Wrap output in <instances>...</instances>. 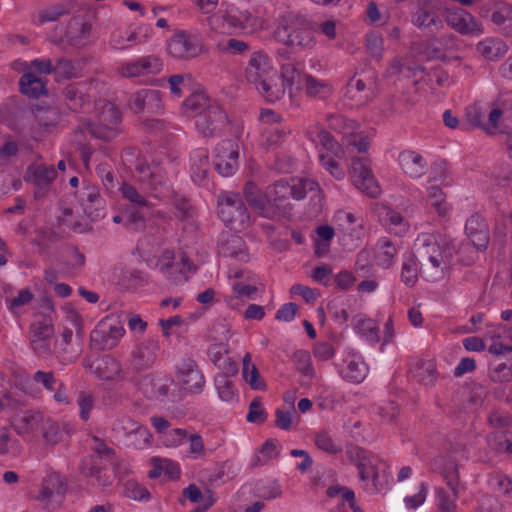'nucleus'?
I'll return each mask as SVG.
<instances>
[{
	"mask_svg": "<svg viewBox=\"0 0 512 512\" xmlns=\"http://www.w3.org/2000/svg\"><path fill=\"white\" fill-rule=\"evenodd\" d=\"M319 184L310 178H291L280 180L273 185L260 189L247 182L243 192L249 206L261 217L276 219L286 215L291 209L289 199L302 200L308 192L318 191Z\"/></svg>",
	"mask_w": 512,
	"mask_h": 512,
	"instance_id": "obj_1",
	"label": "nucleus"
},
{
	"mask_svg": "<svg viewBox=\"0 0 512 512\" xmlns=\"http://www.w3.org/2000/svg\"><path fill=\"white\" fill-rule=\"evenodd\" d=\"M415 247L423 258L422 277L428 282H437L450 271L458 243L447 235L421 233L415 240Z\"/></svg>",
	"mask_w": 512,
	"mask_h": 512,
	"instance_id": "obj_2",
	"label": "nucleus"
},
{
	"mask_svg": "<svg viewBox=\"0 0 512 512\" xmlns=\"http://www.w3.org/2000/svg\"><path fill=\"white\" fill-rule=\"evenodd\" d=\"M137 180L147 186L153 198L167 203L172 202L175 216L181 222L193 221L194 209L182 196H178L171 184L167 169L157 163L151 165L138 160L135 168Z\"/></svg>",
	"mask_w": 512,
	"mask_h": 512,
	"instance_id": "obj_3",
	"label": "nucleus"
},
{
	"mask_svg": "<svg viewBox=\"0 0 512 512\" xmlns=\"http://www.w3.org/2000/svg\"><path fill=\"white\" fill-rule=\"evenodd\" d=\"M207 21L212 31L224 35H253L265 28L262 17L225 3Z\"/></svg>",
	"mask_w": 512,
	"mask_h": 512,
	"instance_id": "obj_4",
	"label": "nucleus"
},
{
	"mask_svg": "<svg viewBox=\"0 0 512 512\" xmlns=\"http://www.w3.org/2000/svg\"><path fill=\"white\" fill-rule=\"evenodd\" d=\"M346 453L358 470L364 490L370 494L380 492L388 482L386 463L378 456L358 446L347 448Z\"/></svg>",
	"mask_w": 512,
	"mask_h": 512,
	"instance_id": "obj_5",
	"label": "nucleus"
},
{
	"mask_svg": "<svg viewBox=\"0 0 512 512\" xmlns=\"http://www.w3.org/2000/svg\"><path fill=\"white\" fill-rule=\"evenodd\" d=\"M306 135L317 147H319V162L336 180L345 177V170L339 164L343 151L333 136L322 129L318 123L311 124L306 130Z\"/></svg>",
	"mask_w": 512,
	"mask_h": 512,
	"instance_id": "obj_6",
	"label": "nucleus"
},
{
	"mask_svg": "<svg viewBox=\"0 0 512 512\" xmlns=\"http://www.w3.org/2000/svg\"><path fill=\"white\" fill-rule=\"evenodd\" d=\"M155 268L168 280L181 284L188 280L196 267L183 250L165 249L160 254Z\"/></svg>",
	"mask_w": 512,
	"mask_h": 512,
	"instance_id": "obj_7",
	"label": "nucleus"
},
{
	"mask_svg": "<svg viewBox=\"0 0 512 512\" xmlns=\"http://www.w3.org/2000/svg\"><path fill=\"white\" fill-rule=\"evenodd\" d=\"M218 215L231 230L242 231L250 225V214L238 193L222 192L218 196Z\"/></svg>",
	"mask_w": 512,
	"mask_h": 512,
	"instance_id": "obj_8",
	"label": "nucleus"
},
{
	"mask_svg": "<svg viewBox=\"0 0 512 512\" xmlns=\"http://www.w3.org/2000/svg\"><path fill=\"white\" fill-rule=\"evenodd\" d=\"M163 61L156 55H146L123 61L117 67V73L126 79L147 83L149 79L160 74Z\"/></svg>",
	"mask_w": 512,
	"mask_h": 512,
	"instance_id": "obj_9",
	"label": "nucleus"
},
{
	"mask_svg": "<svg viewBox=\"0 0 512 512\" xmlns=\"http://www.w3.org/2000/svg\"><path fill=\"white\" fill-rule=\"evenodd\" d=\"M121 112L111 102L104 103L96 122L83 124V131L89 132L93 137L109 141L115 138L120 131Z\"/></svg>",
	"mask_w": 512,
	"mask_h": 512,
	"instance_id": "obj_10",
	"label": "nucleus"
},
{
	"mask_svg": "<svg viewBox=\"0 0 512 512\" xmlns=\"http://www.w3.org/2000/svg\"><path fill=\"white\" fill-rule=\"evenodd\" d=\"M203 39L200 33L186 30L176 31L167 43V51L176 59H192L201 54Z\"/></svg>",
	"mask_w": 512,
	"mask_h": 512,
	"instance_id": "obj_11",
	"label": "nucleus"
},
{
	"mask_svg": "<svg viewBox=\"0 0 512 512\" xmlns=\"http://www.w3.org/2000/svg\"><path fill=\"white\" fill-rule=\"evenodd\" d=\"M120 191L122 197L133 206L127 210L128 222L134 229H142L151 213V203L144 194L130 183H123Z\"/></svg>",
	"mask_w": 512,
	"mask_h": 512,
	"instance_id": "obj_12",
	"label": "nucleus"
},
{
	"mask_svg": "<svg viewBox=\"0 0 512 512\" xmlns=\"http://www.w3.org/2000/svg\"><path fill=\"white\" fill-rule=\"evenodd\" d=\"M333 221L344 245L348 248L357 247L365 234L362 217L346 210H338L334 214Z\"/></svg>",
	"mask_w": 512,
	"mask_h": 512,
	"instance_id": "obj_13",
	"label": "nucleus"
},
{
	"mask_svg": "<svg viewBox=\"0 0 512 512\" xmlns=\"http://www.w3.org/2000/svg\"><path fill=\"white\" fill-rule=\"evenodd\" d=\"M375 88L376 73L371 70L364 74H355L347 84L345 95L353 101L352 105L363 106L374 98Z\"/></svg>",
	"mask_w": 512,
	"mask_h": 512,
	"instance_id": "obj_14",
	"label": "nucleus"
},
{
	"mask_svg": "<svg viewBox=\"0 0 512 512\" xmlns=\"http://www.w3.org/2000/svg\"><path fill=\"white\" fill-rule=\"evenodd\" d=\"M239 146L236 140L220 141L213 150V165L223 177H229L238 170Z\"/></svg>",
	"mask_w": 512,
	"mask_h": 512,
	"instance_id": "obj_15",
	"label": "nucleus"
},
{
	"mask_svg": "<svg viewBox=\"0 0 512 512\" xmlns=\"http://www.w3.org/2000/svg\"><path fill=\"white\" fill-rule=\"evenodd\" d=\"M440 0L418 1L415 12L412 13L413 25L423 31H437L443 27Z\"/></svg>",
	"mask_w": 512,
	"mask_h": 512,
	"instance_id": "obj_16",
	"label": "nucleus"
},
{
	"mask_svg": "<svg viewBox=\"0 0 512 512\" xmlns=\"http://www.w3.org/2000/svg\"><path fill=\"white\" fill-rule=\"evenodd\" d=\"M276 71L269 55L263 50H257L250 55L244 77L247 83L255 87L269 76H276Z\"/></svg>",
	"mask_w": 512,
	"mask_h": 512,
	"instance_id": "obj_17",
	"label": "nucleus"
},
{
	"mask_svg": "<svg viewBox=\"0 0 512 512\" xmlns=\"http://www.w3.org/2000/svg\"><path fill=\"white\" fill-rule=\"evenodd\" d=\"M276 36L285 45L302 50L312 49L316 44L313 32L303 23L283 26L277 31Z\"/></svg>",
	"mask_w": 512,
	"mask_h": 512,
	"instance_id": "obj_18",
	"label": "nucleus"
},
{
	"mask_svg": "<svg viewBox=\"0 0 512 512\" xmlns=\"http://www.w3.org/2000/svg\"><path fill=\"white\" fill-rule=\"evenodd\" d=\"M445 19L447 24L461 35L478 36L484 31L482 23L462 8H447Z\"/></svg>",
	"mask_w": 512,
	"mask_h": 512,
	"instance_id": "obj_19",
	"label": "nucleus"
},
{
	"mask_svg": "<svg viewBox=\"0 0 512 512\" xmlns=\"http://www.w3.org/2000/svg\"><path fill=\"white\" fill-rule=\"evenodd\" d=\"M351 178L354 186L369 197L376 198L381 189L371 168L360 158H354L351 162Z\"/></svg>",
	"mask_w": 512,
	"mask_h": 512,
	"instance_id": "obj_20",
	"label": "nucleus"
},
{
	"mask_svg": "<svg viewBox=\"0 0 512 512\" xmlns=\"http://www.w3.org/2000/svg\"><path fill=\"white\" fill-rule=\"evenodd\" d=\"M228 124L226 112L218 105H212L206 114L195 120L197 131L204 137H213L221 133Z\"/></svg>",
	"mask_w": 512,
	"mask_h": 512,
	"instance_id": "obj_21",
	"label": "nucleus"
},
{
	"mask_svg": "<svg viewBox=\"0 0 512 512\" xmlns=\"http://www.w3.org/2000/svg\"><path fill=\"white\" fill-rule=\"evenodd\" d=\"M10 423L18 435L36 437L45 423V416L38 410L20 411L11 417Z\"/></svg>",
	"mask_w": 512,
	"mask_h": 512,
	"instance_id": "obj_22",
	"label": "nucleus"
},
{
	"mask_svg": "<svg viewBox=\"0 0 512 512\" xmlns=\"http://www.w3.org/2000/svg\"><path fill=\"white\" fill-rule=\"evenodd\" d=\"M54 336V327L47 321H35L29 330L30 346L39 357H46L51 353Z\"/></svg>",
	"mask_w": 512,
	"mask_h": 512,
	"instance_id": "obj_23",
	"label": "nucleus"
},
{
	"mask_svg": "<svg viewBox=\"0 0 512 512\" xmlns=\"http://www.w3.org/2000/svg\"><path fill=\"white\" fill-rule=\"evenodd\" d=\"M125 334L123 325L114 318L106 317L91 334L92 341L100 342L102 349L113 348Z\"/></svg>",
	"mask_w": 512,
	"mask_h": 512,
	"instance_id": "obj_24",
	"label": "nucleus"
},
{
	"mask_svg": "<svg viewBox=\"0 0 512 512\" xmlns=\"http://www.w3.org/2000/svg\"><path fill=\"white\" fill-rule=\"evenodd\" d=\"M177 380L188 393H200L205 385V378L198 370L194 360L187 358L177 366Z\"/></svg>",
	"mask_w": 512,
	"mask_h": 512,
	"instance_id": "obj_25",
	"label": "nucleus"
},
{
	"mask_svg": "<svg viewBox=\"0 0 512 512\" xmlns=\"http://www.w3.org/2000/svg\"><path fill=\"white\" fill-rule=\"evenodd\" d=\"M340 374L347 381L361 383L368 374V366L361 354L351 348H347L344 351Z\"/></svg>",
	"mask_w": 512,
	"mask_h": 512,
	"instance_id": "obj_26",
	"label": "nucleus"
},
{
	"mask_svg": "<svg viewBox=\"0 0 512 512\" xmlns=\"http://www.w3.org/2000/svg\"><path fill=\"white\" fill-rule=\"evenodd\" d=\"M32 379L46 391L53 393L52 398L57 404L66 406L71 403L65 383L57 379L52 371L38 370L34 373Z\"/></svg>",
	"mask_w": 512,
	"mask_h": 512,
	"instance_id": "obj_27",
	"label": "nucleus"
},
{
	"mask_svg": "<svg viewBox=\"0 0 512 512\" xmlns=\"http://www.w3.org/2000/svg\"><path fill=\"white\" fill-rule=\"evenodd\" d=\"M485 338L492 341L488 347V351L491 354L504 355L512 353V325L509 328L502 324L487 325Z\"/></svg>",
	"mask_w": 512,
	"mask_h": 512,
	"instance_id": "obj_28",
	"label": "nucleus"
},
{
	"mask_svg": "<svg viewBox=\"0 0 512 512\" xmlns=\"http://www.w3.org/2000/svg\"><path fill=\"white\" fill-rule=\"evenodd\" d=\"M84 366L97 378L104 381H113L121 378V365L110 355L95 359L86 358Z\"/></svg>",
	"mask_w": 512,
	"mask_h": 512,
	"instance_id": "obj_29",
	"label": "nucleus"
},
{
	"mask_svg": "<svg viewBox=\"0 0 512 512\" xmlns=\"http://www.w3.org/2000/svg\"><path fill=\"white\" fill-rule=\"evenodd\" d=\"M219 254L240 262L249 260V252L242 237L226 232L222 233L218 242Z\"/></svg>",
	"mask_w": 512,
	"mask_h": 512,
	"instance_id": "obj_30",
	"label": "nucleus"
},
{
	"mask_svg": "<svg viewBox=\"0 0 512 512\" xmlns=\"http://www.w3.org/2000/svg\"><path fill=\"white\" fill-rule=\"evenodd\" d=\"M128 105L136 113L144 111L158 113L162 109L161 92L152 89H141L131 96Z\"/></svg>",
	"mask_w": 512,
	"mask_h": 512,
	"instance_id": "obj_31",
	"label": "nucleus"
},
{
	"mask_svg": "<svg viewBox=\"0 0 512 512\" xmlns=\"http://www.w3.org/2000/svg\"><path fill=\"white\" fill-rule=\"evenodd\" d=\"M483 16L501 28L507 35L512 36V4L506 1H497L484 9Z\"/></svg>",
	"mask_w": 512,
	"mask_h": 512,
	"instance_id": "obj_32",
	"label": "nucleus"
},
{
	"mask_svg": "<svg viewBox=\"0 0 512 512\" xmlns=\"http://www.w3.org/2000/svg\"><path fill=\"white\" fill-rule=\"evenodd\" d=\"M465 232L477 250H485L489 244V230L485 219L479 214H473L465 224Z\"/></svg>",
	"mask_w": 512,
	"mask_h": 512,
	"instance_id": "obj_33",
	"label": "nucleus"
},
{
	"mask_svg": "<svg viewBox=\"0 0 512 512\" xmlns=\"http://www.w3.org/2000/svg\"><path fill=\"white\" fill-rule=\"evenodd\" d=\"M398 163L402 171L412 179L422 177L428 168L424 157L414 150H404L398 156Z\"/></svg>",
	"mask_w": 512,
	"mask_h": 512,
	"instance_id": "obj_34",
	"label": "nucleus"
},
{
	"mask_svg": "<svg viewBox=\"0 0 512 512\" xmlns=\"http://www.w3.org/2000/svg\"><path fill=\"white\" fill-rule=\"evenodd\" d=\"M80 203L85 214L92 220L104 217V200L94 186H85L80 193Z\"/></svg>",
	"mask_w": 512,
	"mask_h": 512,
	"instance_id": "obj_35",
	"label": "nucleus"
},
{
	"mask_svg": "<svg viewBox=\"0 0 512 512\" xmlns=\"http://www.w3.org/2000/svg\"><path fill=\"white\" fill-rule=\"evenodd\" d=\"M433 469L442 474L451 492L456 497H459L462 486L459 481L458 465L456 462L451 458L439 456L433 461Z\"/></svg>",
	"mask_w": 512,
	"mask_h": 512,
	"instance_id": "obj_36",
	"label": "nucleus"
},
{
	"mask_svg": "<svg viewBox=\"0 0 512 512\" xmlns=\"http://www.w3.org/2000/svg\"><path fill=\"white\" fill-rule=\"evenodd\" d=\"M383 226L390 232L398 236L405 235L409 230L408 221L393 208L383 205L378 212Z\"/></svg>",
	"mask_w": 512,
	"mask_h": 512,
	"instance_id": "obj_37",
	"label": "nucleus"
},
{
	"mask_svg": "<svg viewBox=\"0 0 512 512\" xmlns=\"http://www.w3.org/2000/svg\"><path fill=\"white\" fill-rule=\"evenodd\" d=\"M212 105H218V103L209 98L204 91H196L185 99L182 104V111L187 116L197 120L200 115L206 114Z\"/></svg>",
	"mask_w": 512,
	"mask_h": 512,
	"instance_id": "obj_38",
	"label": "nucleus"
},
{
	"mask_svg": "<svg viewBox=\"0 0 512 512\" xmlns=\"http://www.w3.org/2000/svg\"><path fill=\"white\" fill-rule=\"evenodd\" d=\"M57 176V171L53 165L31 164L28 166L24 175L26 182L33 183L37 188H46Z\"/></svg>",
	"mask_w": 512,
	"mask_h": 512,
	"instance_id": "obj_39",
	"label": "nucleus"
},
{
	"mask_svg": "<svg viewBox=\"0 0 512 512\" xmlns=\"http://www.w3.org/2000/svg\"><path fill=\"white\" fill-rule=\"evenodd\" d=\"M354 332L367 344L374 347L380 343L381 337L377 323L364 315L354 317L352 322Z\"/></svg>",
	"mask_w": 512,
	"mask_h": 512,
	"instance_id": "obj_40",
	"label": "nucleus"
},
{
	"mask_svg": "<svg viewBox=\"0 0 512 512\" xmlns=\"http://www.w3.org/2000/svg\"><path fill=\"white\" fill-rule=\"evenodd\" d=\"M209 153L205 148L195 149L190 156V169L192 180L198 184L203 185L209 171Z\"/></svg>",
	"mask_w": 512,
	"mask_h": 512,
	"instance_id": "obj_41",
	"label": "nucleus"
},
{
	"mask_svg": "<svg viewBox=\"0 0 512 512\" xmlns=\"http://www.w3.org/2000/svg\"><path fill=\"white\" fill-rule=\"evenodd\" d=\"M397 254L398 248L389 238L381 237L378 239L375 248L374 261L379 267L383 269L391 268L395 262Z\"/></svg>",
	"mask_w": 512,
	"mask_h": 512,
	"instance_id": "obj_42",
	"label": "nucleus"
},
{
	"mask_svg": "<svg viewBox=\"0 0 512 512\" xmlns=\"http://www.w3.org/2000/svg\"><path fill=\"white\" fill-rule=\"evenodd\" d=\"M258 93L270 103H275L281 100L285 93L286 88L280 78L278 77V72L276 71V76H269L267 79L259 83L254 87Z\"/></svg>",
	"mask_w": 512,
	"mask_h": 512,
	"instance_id": "obj_43",
	"label": "nucleus"
},
{
	"mask_svg": "<svg viewBox=\"0 0 512 512\" xmlns=\"http://www.w3.org/2000/svg\"><path fill=\"white\" fill-rule=\"evenodd\" d=\"M421 274V266L415 254L408 252L404 253L401 263L400 280L401 282L409 287H414Z\"/></svg>",
	"mask_w": 512,
	"mask_h": 512,
	"instance_id": "obj_44",
	"label": "nucleus"
},
{
	"mask_svg": "<svg viewBox=\"0 0 512 512\" xmlns=\"http://www.w3.org/2000/svg\"><path fill=\"white\" fill-rule=\"evenodd\" d=\"M476 50L485 59L496 61L507 53L508 46L502 39L487 37L477 43Z\"/></svg>",
	"mask_w": 512,
	"mask_h": 512,
	"instance_id": "obj_45",
	"label": "nucleus"
},
{
	"mask_svg": "<svg viewBox=\"0 0 512 512\" xmlns=\"http://www.w3.org/2000/svg\"><path fill=\"white\" fill-rule=\"evenodd\" d=\"M296 370L303 377V384L310 385L317 378L310 353L306 350H296L292 355Z\"/></svg>",
	"mask_w": 512,
	"mask_h": 512,
	"instance_id": "obj_46",
	"label": "nucleus"
},
{
	"mask_svg": "<svg viewBox=\"0 0 512 512\" xmlns=\"http://www.w3.org/2000/svg\"><path fill=\"white\" fill-rule=\"evenodd\" d=\"M64 491L65 486L61 475L52 472L43 479L38 499L42 502H49L54 496L62 495Z\"/></svg>",
	"mask_w": 512,
	"mask_h": 512,
	"instance_id": "obj_47",
	"label": "nucleus"
},
{
	"mask_svg": "<svg viewBox=\"0 0 512 512\" xmlns=\"http://www.w3.org/2000/svg\"><path fill=\"white\" fill-rule=\"evenodd\" d=\"M214 386L221 401L234 405L239 401V393L234 382L226 374L214 378Z\"/></svg>",
	"mask_w": 512,
	"mask_h": 512,
	"instance_id": "obj_48",
	"label": "nucleus"
},
{
	"mask_svg": "<svg viewBox=\"0 0 512 512\" xmlns=\"http://www.w3.org/2000/svg\"><path fill=\"white\" fill-rule=\"evenodd\" d=\"M153 468L149 471L148 476L151 479L161 476H168L171 479L178 478L181 470L179 464L167 458L154 457L151 460Z\"/></svg>",
	"mask_w": 512,
	"mask_h": 512,
	"instance_id": "obj_49",
	"label": "nucleus"
},
{
	"mask_svg": "<svg viewBox=\"0 0 512 512\" xmlns=\"http://www.w3.org/2000/svg\"><path fill=\"white\" fill-rule=\"evenodd\" d=\"M85 88L86 85L83 83L70 84L65 88V102L71 111L76 112L88 103Z\"/></svg>",
	"mask_w": 512,
	"mask_h": 512,
	"instance_id": "obj_50",
	"label": "nucleus"
},
{
	"mask_svg": "<svg viewBox=\"0 0 512 512\" xmlns=\"http://www.w3.org/2000/svg\"><path fill=\"white\" fill-rule=\"evenodd\" d=\"M159 349V343L155 339H147L137 346L133 352V357L139 367L148 366L156 358V352Z\"/></svg>",
	"mask_w": 512,
	"mask_h": 512,
	"instance_id": "obj_51",
	"label": "nucleus"
},
{
	"mask_svg": "<svg viewBox=\"0 0 512 512\" xmlns=\"http://www.w3.org/2000/svg\"><path fill=\"white\" fill-rule=\"evenodd\" d=\"M19 85L20 91L28 97L37 98L46 93L45 83L32 72L24 73Z\"/></svg>",
	"mask_w": 512,
	"mask_h": 512,
	"instance_id": "obj_52",
	"label": "nucleus"
},
{
	"mask_svg": "<svg viewBox=\"0 0 512 512\" xmlns=\"http://www.w3.org/2000/svg\"><path fill=\"white\" fill-rule=\"evenodd\" d=\"M185 457L189 460H203L208 456L204 439L199 433H189L186 438Z\"/></svg>",
	"mask_w": 512,
	"mask_h": 512,
	"instance_id": "obj_53",
	"label": "nucleus"
},
{
	"mask_svg": "<svg viewBox=\"0 0 512 512\" xmlns=\"http://www.w3.org/2000/svg\"><path fill=\"white\" fill-rule=\"evenodd\" d=\"M327 123L329 128L342 134L344 139H347L349 136H354L356 131L360 128L359 123L343 115H330L327 118Z\"/></svg>",
	"mask_w": 512,
	"mask_h": 512,
	"instance_id": "obj_54",
	"label": "nucleus"
},
{
	"mask_svg": "<svg viewBox=\"0 0 512 512\" xmlns=\"http://www.w3.org/2000/svg\"><path fill=\"white\" fill-rule=\"evenodd\" d=\"M306 74H303L294 63L288 62L281 65L280 74L278 77L284 84L286 89L299 88Z\"/></svg>",
	"mask_w": 512,
	"mask_h": 512,
	"instance_id": "obj_55",
	"label": "nucleus"
},
{
	"mask_svg": "<svg viewBox=\"0 0 512 512\" xmlns=\"http://www.w3.org/2000/svg\"><path fill=\"white\" fill-rule=\"evenodd\" d=\"M142 40L139 39L138 33L133 30L128 29H117L112 32L110 37V45L114 49H127L132 45L141 43Z\"/></svg>",
	"mask_w": 512,
	"mask_h": 512,
	"instance_id": "obj_56",
	"label": "nucleus"
},
{
	"mask_svg": "<svg viewBox=\"0 0 512 512\" xmlns=\"http://www.w3.org/2000/svg\"><path fill=\"white\" fill-rule=\"evenodd\" d=\"M81 472L85 477L94 478L101 487L111 486L115 478L107 469L92 465L87 461L82 463Z\"/></svg>",
	"mask_w": 512,
	"mask_h": 512,
	"instance_id": "obj_57",
	"label": "nucleus"
},
{
	"mask_svg": "<svg viewBox=\"0 0 512 512\" xmlns=\"http://www.w3.org/2000/svg\"><path fill=\"white\" fill-rule=\"evenodd\" d=\"M242 376L253 390H264L266 385L261 378L258 369L251 362V356L247 353L243 358Z\"/></svg>",
	"mask_w": 512,
	"mask_h": 512,
	"instance_id": "obj_58",
	"label": "nucleus"
},
{
	"mask_svg": "<svg viewBox=\"0 0 512 512\" xmlns=\"http://www.w3.org/2000/svg\"><path fill=\"white\" fill-rule=\"evenodd\" d=\"M304 82L306 94L310 97L323 99L332 94V86L326 81L308 74L304 76Z\"/></svg>",
	"mask_w": 512,
	"mask_h": 512,
	"instance_id": "obj_59",
	"label": "nucleus"
},
{
	"mask_svg": "<svg viewBox=\"0 0 512 512\" xmlns=\"http://www.w3.org/2000/svg\"><path fill=\"white\" fill-rule=\"evenodd\" d=\"M314 443L319 450L329 455H337L343 450L340 442L326 430L316 433Z\"/></svg>",
	"mask_w": 512,
	"mask_h": 512,
	"instance_id": "obj_60",
	"label": "nucleus"
},
{
	"mask_svg": "<svg viewBox=\"0 0 512 512\" xmlns=\"http://www.w3.org/2000/svg\"><path fill=\"white\" fill-rule=\"evenodd\" d=\"M82 68L80 61L60 59L54 66V73L57 79L77 78L82 75Z\"/></svg>",
	"mask_w": 512,
	"mask_h": 512,
	"instance_id": "obj_61",
	"label": "nucleus"
},
{
	"mask_svg": "<svg viewBox=\"0 0 512 512\" xmlns=\"http://www.w3.org/2000/svg\"><path fill=\"white\" fill-rule=\"evenodd\" d=\"M123 494L125 497L138 502H148L151 499L148 489L135 479H128L124 482Z\"/></svg>",
	"mask_w": 512,
	"mask_h": 512,
	"instance_id": "obj_62",
	"label": "nucleus"
},
{
	"mask_svg": "<svg viewBox=\"0 0 512 512\" xmlns=\"http://www.w3.org/2000/svg\"><path fill=\"white\" fill-rule=\"evenodd\" d=\"M289 133L290 129L285 125L265 127L263 131H261L262 143L267 147L279 145L285 140Z\"/></svg>",
	"mask_w": 512,
	"mask_h": 512,
	"instance_id": "obj_63",
	"label": "nucleus"
},
{
	"mask_svg": "<svg viewBox=\"0 0 512 512\" xmlns=\"http://www.w3.org/2000/svg\"><path fill=\"white\" fill-rule=\"evenodd\" d=\"M169 388L167 381L162 380L153 381L146 378L141 383V389L145 395L155 400H163L168 395Z\"/></svg>",
	"mask_w": 512,
	"mask_h": 512,
	"instance_id": "obj_64",
	"label": "nucleus"
}]
</instances>
